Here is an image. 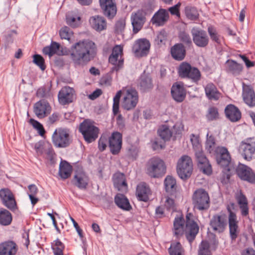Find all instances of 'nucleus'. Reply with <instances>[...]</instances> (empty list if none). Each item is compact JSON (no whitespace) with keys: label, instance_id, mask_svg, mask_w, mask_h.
Here are the masks:
<instances>
[{"label":"nucleus","instance_id":"nucleus-1","mask_svg":"<svg viewBox=\"0 0 255 255\" xmlns=\"http://www.w3.org/2000/svg\"><path fill=\"white\" fill-rule=\"evenodd\" d=\"M69 51L74 67H83L95 58L97 48L92 40H83L75 43Z\"/></svg>","mask_w":255,"mask_h":255},{"label":"nucleus","instance_id":"nucleus-2","mask_svg":"<svg viewBox=\"0 0 255 255\" xmlns=\"http://www.w3.org/2000/svg\"><path fill=\"white\" fill-rule=\"evenodd\" d=\"M166 170L165 161L158 156L150 158L145 164V172L151 178H162L165 175Z\"/></svg>","mask_w":255,"mask_h":255},{"label":"nucleus","instance_id":"nucleus-3","mask_svg":"<svg viewBox=\"0 0 255 255\" xmlns=\"http://www.w3.org/2000/svg\"><path fill=\"white\" fill-rule=\"evenodd\" d=\"M179 77L181 79H186L198 84L201 79V73L198 68L193 66L187 62H182L178 69Z\"/></svg>","mask_w":255,"mask_h":255},{"label":"nucleus","instance_id":"nucleus-4","mask_svg":"<svg viewBox=\"0 0 255 255\" xmlns=\"http://www.w3.org/2000/svg\"><path fill=\"white\" fill-rule=\"evenodd\" d=\"M79 131L82 134L85 141L90 143L98 138L100 129L94 126L90 120L85 119L80 123Z\"/></svg>","mask_w":255,"mask_h":255},{"label":"nucleus","instance_id":"nucleus-5","mask_svg":"<svg viewBox=\"0 0 255 255\" xmlns=\"http://www.w3.org/2000/svg\"><path fill=\"white\" fill-rule=\"evenodd\" d=\"M193 171L192 158L187 155H182L178 160L176 171L179 178L186 181L190 178Z\"/></svg>","mask_w":255,"mask_h":255},{"label":"nucleus","instance_id":"nucleus-6","mask_svg":"<svg viewBox=\"0 0 255 255\" xmlns=\"http://www.w3.org/2000/svg\"><path fill=\"white\" fill-rule=\"evenodd\" d=\"M192 203L194 208L199 211L206 210L210 207V197L205 189H197L192 196Z\"/></svg>","mask_w":255,"mask_h":255},{"label":"nucleus","instance_id":"nucleus-7","mask_svg":"<svg viewBox=\"0 0 255 255\" xmlns=\"http://www.w3.org/2000/svg\"><path fill=\"white\" fill-rule=\"evenodd\" d=\"M72 141L69 130L65 128L56 129L52 136L53 144L57 148L67 147L72 143Z\"/></svg>","mask_w":255,"mask_h":255},{"label":"nucleus","instance_id":"nucleus-8","mask_svg":"<svg viewBox=\"0 0 255 255\" xmlns=\"http://www.w3.org/2000/svg\"><path fill=\"white\" fill-rule=\"evenodd\" d=\"M216 160L217 164L228 172H230L234 167L231 155L228 148L225 146L218 147L216 151Z\"/></svg>","mask_w":255,"mask_h":255},{"label":"nucleus","instance_id":"nucleus-9","mask_svg":"<svg viewBox=\"0 0 255 255\" xmlns=\"http://www.w3.org/2000/svg\"><path fill=\"white\" fill-rule=\"evenodd\" d=\"M237 177L243 181L255 184V171L249 166L239 162L236 167H233Z\"/></svg>","mask_w":255,"mask_h":255},{"label":"nucleus","instance_id":"nucleus-10","mask_svg":"<svg viewBox=\"0 0 255 255\" xmlns=\"http://www.w3.org/2000/svg\"><path fill=\"white\" fill-rule=\"evenodd\" d=\"M199 231V226L195 221V217L192 213L186 215L185 233L186 238L191 244L195 239Z\"/></svg>","mask_w":255,"mask_h":255},{"label":"nucleus","instance_id":"nucleus-11","mask_svg":"<svg viewBox=\"0 0 255 255\" xmlns=\"http://www.w3.org/2000/svg\"><path fill=\"white\" fill-rule=\"evenodd\" d=\"M219 240L214 233H211L209 241L202 240L199 246L198 255H212V251H216L219 246Z\"/></svg>","mask_w":255,"mask_h":255},{"label":"nucleus","instance_id":"nucleus-12","mask_svg":"<svg viewBox=\"0 0 255 255\" xmlns=\"http://www.w3.org/2000/svg\"><path fill=\"white\" fill-rule=\"evenodd\" d=\"M74 165L77 167V169L75 171L76 173L71 180V183L79 189L85 190L88 185L89 177L83 171V167L79 165L78 162L75 163Z\"/></svg>","mask_w":255,"mask_h":255},{"label":"nucleus","instance_id":"nucleus-13","mask_svg":"<svg viewBox=\"0 0 255 255\" xmlns=\"http://www.w3.org/2000/svg\"><path fill=\"white\" fill-rule=\"evenodd\" d=\"M192 40L195 45L201 48L207 46L209 38L206 31L198 27H194L191 30Z\"/></svg>","mask_w":255,"mask_h":255},{"label":"nucleus","instance_id":"nucleus-14","mask_svg":"<svg viewBox=\"0 0 255 255\" xmlns=\"http://www.w3.org/2000/svg\"><path fill=\"white\" fill-rule=\"evenodd\" d=\"M138 101L137 91L134 88L130 87L126 91V95L124 97L122 108L127 111L134 108Z\"/></svg>","mask_w":255,"mask_h":255},{"label":"nucleus","instance_id":"nucleus-15","mask_svg":"<svg viewBox=\"0 0 255 255\" xmlns=\"http://www.w3.org/2000/svg\"><path fill=\"white\" fill-rule=\"evenodd\" d=\"M227 218L225 213L215 214L210 220L209 225L214 231L219 234L222 233L227 226Z\"/></svg>","mask_w":255,"mask_h":255},{"label":"nucleus","instance_id":"nucleus-16","mask_svg":"<svg viewBox=\"0 0 255 255\" xmlns=\"http://www.w3.org/2000/svg\"><path fill=\"white\" fill-rule=\"evenodd\" d=\"M170 93L172 99L177 103L183 102L186 97L187 90L184 84L181 81L174 82L170 89Z\"/></svg>","mask_w":255,"mask_h":255},{"label":"nucleus","instance_id":"nucleus-17","mask_svg":"<svg viewBox=\"0 0 255 255\" xmlns=\"http://www.w3.org/2000/svg\"><path fill=\"white\" fill-rule=\"evenodd\" d=\"M122 144V134L118 131L113 132L108 138V145L111 153L118 155L121 151Z\"/></svg>","mask_w":255,"mask_h":255},{"label":"nucleus","instance_id":"nucleus-18","mask_svg":"<svg viewBox=\"0 0 255 255\" xmlns=\"http://www.w3.org/2000/svg\"><path fill=\"white\" fill-rule=\"evenodd\" d=\"M0 198L2 204L11 211H14L17 209L14 196L9 189L2 188L0 189Z\"/></svg>","mask_w":255,"mask_h":255},{"label":"nucleus","instance_id":"nucleus-19","mask_svg":"<svg viewBox=\"0 0 255 255\" xmlns=\"http://www.w3.org/2000/svg\"><path fill=\"white\" fill-rule=\"evenodd\" d=\"M76 99L74 89L69 86H65L61 89L58 94L59 103L63 106L69 105L73 102Z\"/></svg>","mask_w":255,"mask_h":255},{"label":"nucleus","instance_id":"nucleus-20","mask_svg":"<svg viewBox=\"0 0 255 255\" xmlns=\"http://www.w3.org/2000/svg\"><path fill=\"white\" fill-rule=\"evenodd\" d=\"M197 166L203 173L210 175L212 173V166L202 150H198L195 153Z\"/></svg>","mask_w":255,"mask_h":255},{"label":"nucleus","instance_id":"nucleus-21","mask_svg":"<svg viewBox=\"0 0 255 255\" xmlns=\"http://www.w3.org/2000/svg\"><path fill=\"white\" fill-rule=\"evenodd\" d=\"M51 107L45 99H42L36 102L33 106V112L39 119H43L50 114Z\"/></svg>","mask_w":255,"mask_h":255},{"label":"nucleus","instance_id":"nucleus-22","mask_svg":"<svg viewBox=\"0 0 255 255\" xmlns=\"http://www.w3.org/2000/svg\"><path fill=\"white\" fill-rule=\"evenodd\" d=\"M145 15L146 12L142 9H138L134 13H132L131 21L134 33H137L142 29L146 22Z\"/></svg>","mask_w":255,"mask_h":255},{"label":"nucleus","instance_id":"nucleus-23","mask_svg":"<svg viewBox=\"0 0 255 255\" xmlns=\"http://www.w3.org/2000/svg\"><path fill=\"white\" fill-rule=\"evenodd\" d=\"M150 43L146 38H141L136 41L132 47L135 54L140 57L146 56L149 51Z\"/></svg>","mask_w":255,"mask_h":255},{"label":"nucleus","instance_id":"nucleus-24","mask_svg":"<svg viewBox=\"0 0 255 255\" xmlns=\"http://www.w3.org/2000/svg\"><path fill=\"white\" fill-rule=\"evenodd\" d=\"M228 224L230 238L232 242L235 241L240 232L237 216L230 213V216L228 217Z\"/></svg>","mask_w":255,"mask_h":255},{"label":"nucleus","instance_id":"nucleus-25","mask_svg":"<svg viewBox=\"0 0 255 255\" xmlns=\"http://www.w3.org/2000/svg\"><path fill=\"white\" fill-rule=\"evenodd\" d=\"M151 191L149 185L145 182L138 183L136 188L135 195L138 201L147 202L149 201V196Z\"/></svg>","mask_w":255,"mask_h":255},{"label":"nucleus","instance_id":"nucleus-26","mask_svg":"<svg viewBox=\"0 0 255 255\" xmlns=\"http://www.w3.org/2000/svg\"><path fill=\"white\" fill-rule=\"evenodd\" d=\"M138 86L141 92H148L153 88L152 79L149 73H145L144 71L140 76Z\"/></svg>","mask_w":255,"mask_h":255},{"label":"nucleus","instance_id":"nucleus-27","mask_svg":"<svg viewBox=\"0 0 255 255\" xmlns=\"http://www.w3.org/2000/svg\"><path fill=\"white\" fill-rule=\"evenodd\" d=\"M171 57L175 60L181 61L186 55V47L182 43H177L173 45L170 51Z\"/></svg>","mask_w":255,"mask_h":255},{"label":"nucleus","instance_id":"nucleus-28","mask_svg":"<svg viewBox=\"0 0 255 255\" xmlns=\"http://www.w3.org/2000/svg\"><path fill=\"white\" fill-rule=\"evenodd\" d=\"M226 117L231 122H237L242 118V113L239 109L235 105L229 104L225 108Z\"/></svg>","mask_w":255,"mask_h":255},{"label":"nucleus","instance_id":"nucleus-29","mask_svg":"<svg viewBox=\"0 0 255 255\" xmlns=\"http://www.w3.org/2000/svg\"><path fill=\"white\" fill-rule=\"evenodd\" d=\"M169 17L168 12L165 9L160 8L154 14L151 19V22L156 26H161L165 24Z\"/></svg>","mask_w":255,"mask_h":255},{"label":"nucleus","instance_id":"nucleus-30","mask_svg":"<svg viewBox=\"0 0 255 255\" xmlns=\"http://www.w3.org/2000/svg\"><path fill=\"white\" fill-rule=\"evenodd\" d=\"M113 182L114 186L118 191L122 192H126L128 190V184L125 175L124 173L117 172L113 175Z\"/></svg>","mask_w":255,"mask_h":255},{"label":"nucleus","instance_id":"nucleus-31","mask_svg":"<svg viewBox=\"0 0 255 255\" xmlns=\"http://www.w3.org/2000/svg\"><path fill=\"white\" fill-rule=\"evenodd\" d=\"M73 170V166L69 162L61 159L59 167L58 175L62 180L64 181L70 178Z\"/></svg>","mask_w":255,"mask_h":255},{"label":"nucleus","instance_id":"nucleus-32","mask_svg":"<svg viewBox=\"0 0 255 255\" xmlns=\"http://www.w3.org/2000/svg\"><path fill=\"white\" fill-rule=\"evenodd\" d=\"M185 221L183 215L176 216L173 222V233L176 238H180L185 233Z\"/></svg>","mask_w":255,"mask_h":255},{"label":"nucleus","instance_id":"nucleus-33","mask_svg":"<svg viewBox=\"0 0 255 255\" xmlns=\"http://www.w3.org/2000/svg\"><path fill=\"white\" fill-rule=\"evenodd\" d=\"M164 185L166 192L171 197H176L177 184L176 179L172 175H167L164 180Z\"/></svg>","mask_w":255,"mask_h":255},{"label":"nucleus","instance_id":"nucleus-34","mask_svg":"<svg viewBox=\"0 0 255 255\" xmlns=\"http://www.w3.org/2000/svg\"><path fill=\"white\" fill-rule=\"evenodd\" d=\"M240 146L243 149L242 155L244 159L248 161L254 158L255 154V145L245 141L241 142Z\"/></svg>","mask_w":255,"mask_h":255},{"label":"nucleus","instance_id":"nucleus-35","mask_svg":"<svg viewBox=\"0 0 255 255\" xmlns=\"http://www.w3.org/2000/svg\"><path fill=\"white\" fill-rule=\"evenodd\" d=\"M236 200L239 206L242 216L250 219L248 201L246 195L241 192L236 197Z\"/></svg>","mask_w":255,"mask_h":255},{"label":"nucleus","instance_id":"nucleus-36","mask_svg":"<svg viewBox=\"0 0 255 255\" xmlns=\"http://www.w3.org/2000/svg\"><path fill=\"white\" fill-rule=\"evenodd\" d=\"M243 65L233 59L226 61V72L232 74L234 76L240 75L243 70Z\"/></svg>","mask_w":255,"mask_h":255},{"label":"nucleus","instance_id":"nucleus-37","mask_svg":"<svg viewBox=\"0 0 255 255\" xmlns=\"http://www.w3.org/2000/svg\"><path fill=\"white\" fill-rule=\"evenodd\" d=\"M17 251V245L13 241H8L0 245V255H14Z\"/></svg>","mask_w":255,"mask_h":255},{"label":"nucleus","instance_id":"nucleus-38","mask_svg":"<svg viewBox=\"0 0 255 255\" xmlns=\"http://www.w3.org/2000/svg\"><path fill=\"white\" fill-rule=\"evenodd\" d=\"M114 201L118 207L124 211H129L132 209L128 199L123 194H117Z\"/></svg>","mask_w":255,"mask_h":255},{"label":"nucleus","instance_id":"nucleus-39","mask_svg":"<svg viewBox=\"0 0 255 255\" xmlns=\"http://www.w3.org/2000/svg\"><path fill=\"white\" fill-rule=\"evenodd\" d=\"M89 22L92 27L97 31H101L107 28V22L103 16H92L89 19Z\"/></svg>","mask_w":255,"mask_h":255},{"label":"nucleus","instance_id":"nucleus-40","mask_svg":"<svg viewBox=\"0 0 255 255\" xmlns=\"http://www.w3.org/2000/svg\"><path fill=\"white\" fill-rule=\"evenodd\" d=\"M60 47L61 45L59 43L52 41L50 45L43 47L42 52L44 54L48 55L50 57L55 54L64 55L63 50H60Z\"/></svg>","mask_w":255,"mask_h":255},{"label":"nucleus","instance_id":"nucleus-41","mask_svg":"<svg viewBox=\"0 0 255 255\" xmlns=\"http://www.w3.org/2000/svg\"><path fill=\"white\" fill-rule=\"evenodd\" d=\"M206 96L210 100L217 101L220 97L221 93L213 83H209L205 87Z\"/></svg>","mask_w":255,"mask_h":255},{"label":"nucleus","instance_id":"nucleus-42","mask_svg":"<svg viewBox=\"0 0 255 255\" xmlns=\"http://www.w3.org/2000/svg\"><path fill=\"white\" fill-rule=\"evenodd\" d=\"M157 133L160 139L165 142L169 141L173 134V131L170 129L169 126L166 124L160 126L157 129Z\"/></svg>","mask_w":255,"mask_h":255},{"label":"nucleus","instance_id":"nucleus-43","mask_svg":"<svg viewBox=\"0 0 255 255\" xmlns=\"http://www.w3.org/2000/svg\"><path fill=\"white\" fill-rule=\"evenodd\" d=\"M138 147L134 144H129L126 148L125 158L132 161L136 160L138 156Z\"/></svg>","mask_w":255,"mask_h":255},{"label":"nucleus","instance_id":"nucleus-44","mask_svg":"<svg viewBox=\"0 0 255 255\" xmlns=\"http://www.w3.org/2000/svg\"><path fill=\"white\" fill-rule=\"evenodd\" d=\"M245 103L250 107H255V93L253 88L248 87L243 93Z\"/></svg>","mask_w":255,"mask_h":255},{"label":"nucleus","instance_id":"nucleus-45","mask_svg":"<svg viewBox=\"0 0 255 255\" xmlns=\"http://www.w3.org/2000/svg\"><path fill=\"white\" fill-rule=\"evenodd\" d=\"M103 14L108 19L112 20L116 16L117 12V8L116 2L111 3L101 8Z\"/></svg>","mask_w":255,"mask_h":255},{"label":"nucleus","instance_id":"nucleus-46","mask_svg":"<svg viewBox=\"0 0 255 255\" xmlns=\"http://www.w3.org/2000/svg\"><path fill=\"white\" fill-rule=\"evenodd\" d=\"M12 220L11 214L6 209L1 208L0 210V224L3 226L10 225Z\"/></svg>","mask_w":255,"mask_h":255},{"label":"nucleus","instance_id":"nucleus-47","mask_svg":"<svg viewBox=\"0 0 255 255\" xmlns=\"http://www.w3.org/2000/svg\"><path fill=\"white\" fill-rule=\"evenodd\" d=\"M17 34V30L14 29H9L4 32L3 39L6 47H9L13 43L14 38Z\"/></svg>","mask_w":255,"mask_h":255},{"label":"nucleus","instance_id":"nucleus-48","mask_svg":"<svg viewBox=\"0 0 255 255\" xmlns=\"http://www.w3.org/2000/svg\"><path fill=\"white\" fill-rule=\"evenodd\" d=\"M169 255H184V250L179 242H173L168 249Z\"/></svg>","mask_w":255,"mask_h":255},{"label":"nucleus","instance_id":"nucleus-49","mask_svg":"<svg viewBox=\"0 0 255 255\" xmlns=\"http://www.w3.org/2000/svg\"><path fill=\"white\" fill-rule=\"evenodd\" d=\"M65 248L64 244L59 239L51 243V249L54 255H64Z\"/></svg>","mask_w":255,"mask_h":255},{"label":"nucleus","instance_id":"nucleus-50","mask_svg":"<svg viewBox=\"0 0 255 255\" xmlns=\"http://www.w3.org/2000/svg\"><path fill=\"white\" fill-rule=\"evenodd\" d=\"M185 14L186 17L191 20H196L199 17L198 11L195 6L189 5L185 6Z\"/></svg>","mask_w":255,"mask_h":255},{"label":"nucleus","instance_id":"nucleus-51","mask_svg":"<svg viewBox=\"0 0 255 255\" xmlns=\"http://www.w3.org/2000/svg\"><path fill=\"white\" fill-rule=\"evenodd\" d=\"M207 31L211 40L218 44H221L220 39V35L218 33L216 28L212 25H210L207 27Z\"/></svg>","mask_w":255,"mask_h":255},{"label":"nucleus","instance_id":"nucleus-52","mask_svg":"<svg viewBox=\"0 0 255 255\" xmlns=\"http://www.w3.org/2000/svg\"><path fill=\"white\" fill-rule=\"evenodd\" d=\"M28 122L32 126L33 128L37 131L39 135L43 136L45 135L46 131L43 125L39 122L33 118H30Z\"/></svg>","mask_w":255,"mask_h":255},{"label":"nucleus","instance_id":"nucleus-53","mask_svg":"<svg viewBox=\"0 0 255 255\" xmlns=\"http://www.w3.org/2000/svg\"><path fill=\"white\" fill-rule=\"evenodd\" d=\"M32 62L39 67L41 70L43 71L45 70L46 66L45 65V59L42 56L38 54H35L32 55Z\"/></svg>","mask_w":255,"mask_h":255},{"label":"nucleus","instance_id":"nucleus-54","mask_svg":"<svg viewBox=\"0 0 255 255\" xmlns=\"http://www.w3.org/2000/svg\"><path fill=\"white\" fill-rule=\"evenodd\" d=\"M178 38L181 42L180 43H183L184 45L185 44L189 47L192 45V39L189 34L186 31H182L179 32L178 34Z\"/></svg>","mask_w":255,"mask_h":255},{"label":"nucleus","instance_id":"nucleus-55","mask_svg":"<svg viewBox=\"0 0 255 255\" xmlns=\"http://www.w3.org/2000/svg\"><path fill=\"white\" fill-rule=\"evenodd\" d=\"M208 133L207 134V139L205 142V148L210 153L214 151L215 146L216 145V139L212 134L208 136Z\"/></svg>","mask_w":255,"mask_h":255},{"label":"nucleus","instance_id":"nucleus-56","mask_svg":"<svg viewBox=\"0 0 255 255\" xmlns=\"http://www.w3.org/2000/svg\"><path fill=\"white\" fill-rule=\"evenodd\" d=\"M81 17L77 15L66 16L67 23L72 27H77L80 24Z\"/></svg>","mask_w":255,"mask_h":255},{"label":"nucleus","instance_id":"nucleus-57","mask_svg":"<svg viewBox=\"0 0 255 255\" xmlns=\"http://www.w3.org/2000/svg\"><path fill=\"white\" fill-rule=\"evenodd\" d=\"M206 117L209 121H213L219 119V113L218 108L214 106L210 107L208 109Z\"/></svg>","mask_w":255,"mask_h":255},{"label":"nucleus","instance_id":"nucleus-58","mask_svg":"<svg viewBox=\"0 0 255 255\" xmlns=\"http://www.w3.org/2000/svg\"><path fill=\"white\" fill-rule=\"evenodd\" d=\"M167 38V33L165 30L163 29L157 33V36L155 38V42L157 45L161 46L162 44H165Z\"/></svg>","mask_w":255,"mask_h":255},{"label":"nucleus","instance_id":"nucleus-59","mask_svg":"<svg viewBox=\"0 0 255 255\" xmlns=\"http://www.w3.org/2000/svg\"><path fill=\"white\" fill-rule=\"evenodd\" d=\"M165 142L163 140L156 137L152 142V148L153 150L163 149L165 148Z\"/></svg>","mask_w":255,"mask_h":255},{"label":"nucleus","instance_id":"nucleus-60","mask_svg":"<svg viewBox=\"0 0 255 255\" xmlns=\"http://www.w3.org/2000/svg\"><path fill=\"white\" fill-rule=\"evenodd\" d=\"M108 143V137L106 135H102L98 141L99 150L102 152L104 151L107 147Z\"/></svg>","mask_w":255,"mask_h":255},{"label":"nucleus","instance_id":"nucleus-61","mask_svg":"<svg viewBox=\"0 0 255 255\" xmlns=\"http://www.w3.org/2000/svg\"><path fill=\"white\" fill-rule=\"evenodd\" d=\"M126 26V20L124 19L121 18L118 20L115 25V30L117 33L122 32L124 30Z\"/></svg>","mask_w":255,"mask_h":255},{"label":"nucleus","instance_id":"nucleus-62","mask_svg":"<svg viewBox=\"0 0 255 255\" xmlns=\"http://www.w3.org/2000/svg\"><path fill=\"white\" fill-rule=\"evenodd\" d=\"M62 55H58L55 57L53 60L54 66L58 68H62L65 65V60L63 57Z\"/></svg>","mask_w":255,"mask_h":255},{"label":"nucleus","instance_id":"nucleus-63","mask_svg":"<svg viewBox=\"0 0 255 255\" xmlns=\"http://www.w3.org/2000/svg\"><path fill=\"white\" fill-rule=\"evenodd\" d=\"M181 5V3L178 2L177 4L174 5L170 7L168 10L170 13V14L172 15H176L178 17L180 16V6Z\"/></svg>","mask_w":255,"mask_h":255},{"label":"nucleus","instance_id":"nucleus-64","mask_svg":"<svg viewBox=\"0 0 255 255\" xmlns=\"http://www.w3.org/2000/svg\"><path fill=\"white\" fill-rule=\"evenodd\" d=\"M70 28L67 26L62 27L59 31V35L61 39L70 40Z\"/></svg>","mask_w":255,"mask_h":255}]
</instances>
